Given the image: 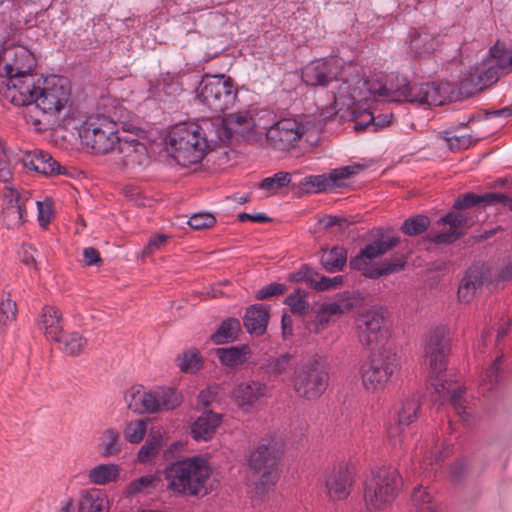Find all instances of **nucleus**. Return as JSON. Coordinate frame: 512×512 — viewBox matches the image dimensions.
Segmentation results:
<instances>
[{
	"label": "nucleus",
	"instance_id": "473e14b6",
	"mask_svg": "<svg viewBox=\"0 0 512 512\" xmlns=\"http://www.w3.org/2000/svg\"><path fill=\"white\" fill-rule=\"evenodd\" d=\"M38 327L50 340L57 339L62 332V314L55 306L46 305L42 309Z\"/></svg>",
	"mask_w": 512,
	"mask_h": 512
},
{
	"label": "nucleus",
	"instance_id": "a18cd8bd",
	"mask_svg": "<svg viewBox=\"0 0 512 512\" xmlns=\"http://www.w3.org/2000/svg\"><path fill=\"white\" fill-rule=\"evenodd\" d=\"M159 479L154 474L144 475L138 479L131 481L125 490L127 496H134L139 493H147L151 489H155Z\"/></svg>",
	"mask_w": 512,
	"mask_h": 512
},
{
	"label": "nucleus",
	"instance_id": "6e6552de",
	"mask_svg": "<svg viewBox=\"0 0 512 512\" xmlns=\"http://www.w3.org/2000/svg\"><path fill=\"white\" fill-rule=\"evenodd\" d=\"M401 487L402 478L398 470L382 467L365 481V505L370 510L387 509L397 498Z\"/></svg>",
	"mask_w": 512,
	"mask_h": 512
},
{
	"label": "nucleus",
	"instance_id": "603ef678",
	"mask_svg": "<svg viewBox=\"0 0 512 512\" xmlns=\"http://www.w3.org/2000/svg\"><path fill=\"white\" fill-rule=\"evenodd\" d=\"M145 433L146 422L141 419L129 422L124 429L126 440L132 444L140 443L143 440Z\"/></svg>",
	"mask_w": 512,
	"mask_h": 512
},
{
	"label": "nucleus",
	"instance_id": "9d476101",
	"mask_svg": "<svg viewBox=\"0 0 512 512\" xmlns=\"http://www.w3.org/2000/svg\"><path fill=\"white\" fill-rule=\"evenodd\" d=\"M398 368L397 355L391 350L372 353L359 370L363 387L370 392L383 390Z\"/></svg>",
	"mask_w": 512,
	"mask_h": 512
},
{
	"label": "nucleus",
	"instance_id": "774afa93",
	"mask_svg": "<svg viewBox=\"0 0 512 512\" xmlns=\"http://www.w3.org/2000/svg\"><path fill=\"white\" fill-rule=\"evenodd\" d=\"M215 397L216 393L211 388H207L199 393L198 399L200 404L207 407L214 401Z\"/></svg>",
	"mask_w": 512,
	"mask_h": 512
},
{
	"label": "nucleus",
	"instance_id": "a211bd4d",
	"mask_svg": "<svg viewBox=\"0 0 512 512\" xmlns=\"http://www.w3.org/2000/svg\"><path fill=\"white\" fill-rule=\"evenodd\" d=\"M344 62L338 57L311 61L302 70V79L307 85L326 86L342 74Z\"/></svg>",
	"mask_w": 512,
	"mask_h": 512
},
{
	"label": "nucleus",
	"instance_id": "5701e85b",
	"mask_svg": "<svg viewBox=\"0 0 512 512\" xmlns=\"http://www.w3.org/2000/svg\"><path fill=\"white\" fill-rule=\"evenodd\" d=\"M438 223L448 224L449 230L444 232L431 231L429 239L436 244H449L459 239L467 227L468 218L460 212H450L441 217Z\"/></svg>",
	"mask_w": 512,
	"mask_h": 512
},
{
	"label": "nucleus",
	"instance_id": "423d86ee",
	"mask_svg": "<svg viewBox=\"0 0 512 512\" xmlns=\"http://www.w3.org/2000/svg\"><path fill=\"white\" fill-rule=\"evenodd\" d=\"M377 90L380 91V97L389 101H407L429 106H441L446 101H451L455 92L454 86L448 82L410 85L405 77L398 75L389 79V85L380 81Z\"/></svg>",
	"mask_w": 512,
	"mask_h": 512
},
{
	"label": "nucleus",
	"instance_id": "2f4dec72",
	"mask_svg": "<svg viewBox=\"0 0 512 512\" xmlns=\"http://www.w3.org/2000/svg\"><path fill=\"white\" fill-rule=\"evenodd\" d=\"M296 279L305 281L318 291L335 289L343 283V276L325 277L311 268L305 267L296 274Z\"/></svg>",
	"mask_w": 512,
	"mask_h": 512
},
{
	"label": "nucleus",
	"instance_id": "6e6d98bb",
	"mask_svg": "<svg viewBox=\"0 0 512 512\" xmlns=\"http://www.w3.org/2000/svg\"><path fill=\"white\" fill-rule=\"evenodd\" d=\"M446 451L431 452L429 456H425L420 463V469L425 477H430L432 472L436 471L437 467L446 456Z\"/></svg>",
	"mask_w": 512,
	"mask_h": 512
},
{
	"label": "nucleus",
	"instance_id": "c85d7f7f",
	"mask_svg": "<svg viewBox=\"0 0 512 512\" xmlns=\"http://www.w3.org/2000/svg\"><path fill=\"white\" fill-rule=\"evenodd\" d=\"M407 43L411 53L415 55L433 53L438 46L435 34L425 27L411 29L407 37Z\"/></svg>",
	"mask_w": 512,
	"mask_h": 512
},
{
	"label": "nucleus",
	"instance_id": "7ed1b4c3",
	"mask_svg": "<svg viewBox=\"0 0 512 512\" xmlns=\"http://www.w3.org/2000/svg\"><path fill=\"white\" fill-rule=\"evenodd\" d=\"M209 121L201 124L181 123L171 127L165 136L167 153L181 166L200 163L219 144Z\"/></svg>",
	"mask_w": 512,
	"mask_h": 512
},
{
	"label": "nucleus",
	"instance_id": "ea45409f",
	"mask_svg": "<svg viewBox=\"0 0 512 512\" xmlns=\"http://www.w3.org/2000/svg\"><path fill=\"white\" fill-rule=\"evenodd\" d=\"M299 362L300 361L291 354H282L279 357L269 360L266 371L273 377H285L289 375L291 370L295 371Z\"/></svg>",
	"mask_w": 512,
	"mask_h": 512
},
{
	"label": "nucleus",
	"instance_id": "6ab92c4d",
	"mask_svg": "<svg viewBox=\"0 0 512 512\" xmlns=\"http://www.w3.org/2000/svg\"><path fill=\"white\" fill-rule=\"evenodd\" d=\"M208 121L219 145L227 143L233 135L243 134L253 126V119L248 111L230 113Z\"/></svg>",
	"mask_w": 512,
	"mask_h": 512
},
{
	"label": "nucleus",
	"instance_id": "b1692460",
	"mask_svg": "<svg viewBox=\"0 0 512 512\" xmlns=\"http://www.w3.org/2000/svg\"><path fill=\"white\" fill-rule=\"evenodd\" d=\"M267 393L268 387L265 383L250 380L236 387L234 398L244 412H250Z\"/></svg>",
	"mask_w": 512,
	"mask_h": 512
},
{
	"label": "nucleus",
	"instance_id": "bf43d9fd",
	"mask_svg": "<svg viewBox=\"0 0 512 512\" xmlns=\"http://www.w3.org/2000/svg\"><path fill=\"white\" fill-rule=\"evenodd\" d=\"M286 291V286L282 283H270L256 292V298L259 300L269 298L275 295H281Z\"/></svg>",
	"mask_w": 512,
	"mask_h": 512
},
{
	"label": "nucleus",
	"instance_id": "0eeeda50",
	"mask_svg": "<svg viewBox=\"0 0 512 512\" xmlns=\"http://www.w3.org/2000/svg\"><path fill=\"white\" fill-rule=\"evenodd\" d=\"M399 242L400 238L397 235L391 232L382 233L350 260V267L361 271L364 276L371 279H377L401 271L406 265V258L403 255L385 259L381 264L373 262L374 259L383 256L395 248Z\"/></svg>",
	"mask_w": 512,
	"mask_h": 512
},
{
	"label": "nucleus",
	"instance_id": "4d7b16f0",
	"mask_svg": "<svg viewBox=\"0 0 512 512\" xmlns=\"http://www.w3.org/2000/svg\"><path fill=\"white\" fill-rule=\"evenodd\" d=\"M216 223V218L210 213H197L192 215L188 224L192 229L201 230L205 228H210Z\"/></svg>",
	"mask_w": 512,
	"mask_h": 512
},
{
	"label": "nucleus",
	"instance_id": "052dcab7",
	"mask_svg": "<svg viewBox=\"0 0 512 512\" xmlns=\"http://www.w3.org/2000/svg\"><path fill=\"white\" fill-rule=\"evenodd\" d=\"M168 240V236L165 234H157L152 236L145 248L142 251L144 256H150L158 251Z\"/></svg>",
	"mask_w": 512,
	"mask_h": 512
},
{
	"label": "nucleus",
	"instance_id": "c03bdc74",
	"mask_svg": "<svg viewBox=\"0 0 512 512\" xmlns=\"http://www.w3.org/2000/svg\"><path fill=\"white\" fill-rule=\"evenodd\" d=\"M412 502L416 512H440L431 494L421 486L414 488Z\"/></svg>",
	"mask_w": 512,
	"mask_h": 512
},
{
	"label": "nucleus",
	"instance_id": "cd10ccee",
	"mask_svg": "<svg viewBox=\"0 0 512 512\" xmlns=\"http://www.w3.org/2000/svg\"><path fill=\"white\" fill-rule=\"evenodd\" d=\"M222 422L221 414L203 412L191 425V434L196 441H209Z\"/></svg>",
	"mask_w": 512,
	"mask_h": 512
},
{
	"label": "nucleus",
	"instance_id": "1a4fd4ad",
	"mask_svg": "<svg viewBox=\"0 0 512 512\" xmlns=\"http://www.w3.org/2000/svg\"><path fill=\"white\" fill-rule=\"evenodd\" d=\"M281 450L274 442L259 445L251 452L248 466L257 478L255 480V494L262 498L276 484L279 478L278 463Z\"/></svg>",
	"mask_w": 512,
	"mask_h": 512
},
{
	"label": "nucleus",
	"instance_id": "dca6fc26",
	"mask_svg": "<svg viewBox=\"0 0 512 512\" xmlns=\"http://www.w3.org/2000/svg\"><path fill=\"white\" fill-rule=\"evenodd\" d=\"M3 208L1 218L8 229L19 227L26 221V206L30 192L6 185L2 190Z\"/></svg>",
	"mask_w": 512,
	"mask_h": 512
},
{
	"label": "nucleus",
	"instance_id": "f3484780",
	"mask_svg": "<svg viewBox=\"0 0 512 512\" xmlns=\"http://www.w3.org/2000/svg\"><path fill=\"white\" fill-rule=\"evenodd\" d=\"M419 397L416 394L403 399L396 411V420L387 429L389 441L394 447H402L407 437L406 428L418 417Z\"/></svg>",
	"mask_w": 512,
	"mask_h": 512
},
{
	"label": "nucleus",
	"instance_id": "e433bc0d",
	"mask_svg": "<svg viewBox=\"0 0 512 512\" xmlns=\"http://www.w3.org/2000/svg\"><path fill=\"white\" fill-rule=\"evenodd\" d=\"M346 261L347 251L345 248L339 246L323 250L321 255V264L323 268L330 273L341 271Z\"/></svg>",
	"mask_w": 512,
	"mask_h": 512
},
{
	"label": "nucleus",
	"instance_id": "f03ea898",
	"mask_svg": "<svg viewBox=\"0 0 512 512\" xmlns=\"http://www.w3.org/2000/svg\"><path fill=\"white\" fill-rule=\"evenodd\" d=\"M448 351L446 330L438 327L429 334L425 345V362L429 369L431 386L438 400L443 402L448 399L459 417L466 420L463 397L465 389L456 381L447 379L444 373Z\"/></svg>",
	"mask_w": 512,
	"mask_h": 512
},
{
	"label": "nucleus",
	"instance_id": "f704fd0d",
	"mask_svg": "<svg viewBox=\"0 0 512 512\" xmlns=\"http://www.w3.org/2000/svg\"><path fill=\"white\" fill-rule=\"evenodd\" d=\"M121 467L115 463H101L88 472V479L94 485L104 486L117 482L120 478Z\"/></svg>",
	"mask_w": 512,
	"mask_h": 512
},
{
	"label": "nucleus",
	"instance_id": "39448f33",
	"mask_svg": "<svg viewBox=\"0 0 512 512\" xmlns=\"http://www.w3.org/2000/svg\"><path fill=\"white\" fill-rule=\"evenodd\" d=\"M163 474L167 489L176 496L204 497L213 489L212 468L200 456L171 462Z\"/></svg>",
	"mask_w": 512,
	"mask_h": 512
},
{
	"label": "nucleus",
	"instance_id": "2eb2a0df",
	"mask_svg": "<svg viewBox=\"0 0 512 512\" xmlns=\"http://www.w3.org/2000/svg\"><path fill=\"white\" fill-rule=\"evenodd\" d=\"M306 127L293 118H284L266 131V139L270 146L279 151L296 148L305 135Z\"/></svg>",
	"mask_w": 512,
	"mask_h": 512
},
{
	"label": "nucleus",
	"instance_id": "0e129e2a",
	"mask_svg": "<svg viewBox=\"0 0 512 512\" xmlns=\"http://www.w3.org/2000/svg\"><path fill=\"white\" fill-rule=\"evenodd\" d=\"M84 262L88 266L97 265L102 262L99 252L93 248L88 247L83 250Z\"/></svg>",
	"mask_w": 512,
	"mask_h": 512
},
{
	"label": "nucleus",
	"instance_id": "e2e57ef3",
	"mask_svg": "<svg viewBox=\"0 0 512 512\" xmlns=\"http://www.w3.org/2000/svg\"><path fill=\"white\" fill-rule=\"evenodd\" d=\"M320 223L326 229L331 228L333 226H339L341 229H345L349 224L345 218L333 215H325L320 220Z\"/></svg>",
	"mask_w": 512,
	"mask_h": 512
},
{
	"label": "nucleus",
	"instance_id": "bb28decb",
	"mask_svg": "<svg viewBox=\"0 0 512 512\" xmlns=\"http://www.w3.org/2000/svg\"><path fill=\"white\" fill-rule=\"evenodd\" d=\"M480 203H484L485 205H496L503 204L505 207H508L512 210V198L502 194V193H486L484 195H477L475 193L469 192L464 195L459 196L454 201L455 209H468L474 207Z\"/></svg>",
	"mask_w": 512,
	"mask_h": 512
},
{
	"label": "nucleus",
	"instance_id": "69168bd1",
	"mask_svg": "<svg viewBox=\"0 0 512 512\" xmlns=\"http://www.w3.org/2000/svg\"><path fill=\"white\" fill-rule=\"evenodd\" d=\"M35 249L30 245H23L21 252V261L26 265H33L35 268L37 267L36 259H35Z\"/></svg>",
	"mask_w": 512,
	"mask_h": 512
},
{
	"label": "nucleus",
	"instance_id": "c756f323",
	"mask_svg": "<svg viewBox=\"0 0 512 512\" xmlns=\"http://www.w3.org/2000/svg\"><path fill=\"white\" fill-rule=\"evenodd\" d=\"M127 407L137 414L155 413L152 390L146 391L141 386H134L125 393Z\"/></svg>",
	"mask_w": 512,
	"mask_h": 512
},
{
	"label": "nucleus",
	"instance_id": "9b49d317",
	"mask_svg": "<svg viewBox=\"0 0 512 512\" xmlns=\"http://www.w3.org/2000/svg\"><path fill=\"white\" fill-rule=\"evenodd\" d=\"M328 380V373L316 355L302 359L292 376L296 394L308 400L321 396L328 386Z\"/></svg>",
	"mask_w": 512,
	"mask_h": 512
},
{
	"label": "nucleus",
	"instance_id": "20e7f679",
	"mask_svg": "<svg viewBox=\"0 0 512 512\" xmlns=\"http://www.w3.org/2000/svg\"><path fill=\"white\" fill-rule=\"evenodd\" d=\"M378 83L380 80H365L358 76L344 79L334 92L333 113H341L342 118L350 117L355 123V130L374 127L375 116L364 106L372 98L380 97Z\"/></svg>",
	"mask_w": 512,
	"mask_h": 512
},
{
	"label": "nucleus",
	"instance_id": "3c124183",
	"mask_svg": "<svg viewBox=\"0 0 512 512\" xmlns=\"http://www.w3.org/2000/svg\"><path fill=\"white\" fill-rule=\"evenodd\" d=\"M178 366L183 372L194 373L201 367V357L197 350H189L178 357Z\"/></svg>",
	"mask_w": 512,
	"mask_h": 512
},
{
	"label": "nucleus",
	"instance_id": "79ce46f5",
	"mask_svg": "<svg viewBox=\"0 0 512 512\" xmlns=\"http://www.w3.org/2000/svg\"><path fill=\"white\" fill-rule=\"evenodd\" d=\"M240 331V322L235 318H228L222 322L216 332L211 336L215 344H224L234 341Z\"/></svg>",
	"mask_w": 512,
	"mask_h": 512
},
{
	"label": "nucleus",
	"instance_id": "49530a36",
	"mask_svg": "<svg viewBox=\"0 0 512 512\" xmlns=\"http://www.w3.org/2000/svg\"><path fill=\"white\" fill-rule=\"evenodd\" d=\"M301 185L307 192L321 193L332 190L329 174L310 175L303 178Z\"/></svg>",
	"mask_w": 512,
	"mask_h": 512
},
{
	"label": "nucleus",
	"instance_id": "ddd939ff",
	"mask_svg": "<svg viewBox=\"0 0 512 512\" xmlns=\"http://www.w3.org/2000/svg\"><path fill=\"white\" fill-rule=\"evenodd\" d=\"M237 90L225 75H205L197 89L199 101L214 112L229 109L236 100Z\"/></svg>",
	"mask_w": 512,
	"mask_h": 512
},
{
	"label": "nucleus",
	"instance_id": "a878e982",
	"mask_svg": "<svg viewBox=\"0 0 512 512\" xmlns=\"http://www.w3.org/2000/svg\"><path fill=\"white\" fill-rule=\"evenodd\" d=\"M490 55L496 60V67L489 68L479 76L480 89L498 80L497 69L504 73L512 70V53L510 50H506L496 44L490 49Z\"/></svg>",
	"mask_w": 512,
	"mask_h": 512
},
{
	"label": "nucleus",
	"instance_id": "c9c22d12",
	"mask_svg": "<svg viewBox=\"0 0 512 512\" xmlns=\"http://www.w3.org/2000/svg\"><path fill=\"white\" fill-rule=\"evenodd\" d=\"M152 396H154L155 413L173 410L182 402L181 396L171 387H159L152 390Z\"/></svg>",
	"mask_w": 512,
	"mask_h": 512
},
{
	"label": "nucleus",
	"instance_id": "4468645a",
	"mask_svg": "<svg viewBox=\"0 0 512 512\" xmlns=\"http://www.w3.org/2000/svg\"><path fill=\"white\" fill-rule=\"evenodd\" d=\"M357 337L364 347L382 345L389 337L387 319L381 308H371L358 315L355 321Z\"/></svg>",
	"mask_w": 512,
	"mask_h": 512
},
{
	"label": "nucleus",
	"instance_id": "de8ad7c7",
	"mask_svg": "<svg viewBox=\"0 0 512 512\" xmlns=\"http://www.w3.org/2000/svg\"><path fill=\"white\" fill-rule=\"evenodd\" d=\"M161 446L162 436L160 434L149 436L145 443L139 449L137 454V460L140 463H147L152 459L153 456L156 455Z\"/></svg>",
	"mask_w": 512,
	"mask_h": 512
},
{
	"label": "nucleus",
	"instance_id": "7c9ffc66",
	"mask_svg": "<svg viewBox=\"0 0 512 512\" xmlns=\"http://www.w3.org/2000/svg\"><path fill=\"white\" fill-rule=\"evenodd\" d=\"M268 320V310L262 304H254L247 308L243 324L250 334L259 336L265 333Z\"/></svg>",
	"mask_w": 512,
	"mask_h": 512
},
{
	"label": "nucleus",
	"instance_id": "8fccbe9b",
	"mask_svg": "<svg viewBox=\"0 0 512 512\" xmlns=\"http://www.w3.org/2000/svg\"><path fill=\"white\" fill-rule=\"evenodd\" d=\"M361 168L360 165H351L331 170L328 174L333 189L346 186L345 180L356 175Z\"/></svg>",
	"mask_w": 512,
	"mask_h": 512
},
{
	"label": "nucleus",
	"instance_id": "58836bf2",
	"mask_svg": "<svg viewBox=\"0 0 512 512\" xmlns=\"http://www.w3.org/2000/svg\"><path fill=\"white\" fill-rule=\"evenodd\" d=\"M101 455L104 457L116 456L122 451L120 432L115 428L105 429L99 439Z\"/></svg>",
	"mask_w": 512,
	"mask_h": 512
},
{
	"label": "nucleus",
	"instance_id": "f8f14e48",
	"mask_svg": "<svg viewBox=\"0 0 512 512\" xmlns=\"http://www.w3.org/2000/svg\"><path fill=\"white\" fill-rule=\"evenodd\" d=\"M116 123L104 117H90L78 128L81 143L95 153L114 152L120 134Z\"/></svg>",
	"mask_w": 512,
	"mask_h": 512
},
{
	"label": "nucleus",
	"instance_id": "393cba45",
	"mask_svg": "<svg viewBox=\"0 0 512 512\" xmlns=\"http://www.w3.org/2000/svg\"><path fill=\"white\" fill-rule=\"evenodd\" d=\"M487 281L485 269L482 266H471L465 273L458 288V299L460 302H471L477 291Z\"/></svg>",
	"mask_w": 512,
	"mask_h": 512
},
{
	"label": "nucleus",
	"instance_id": "72a5a7b5",
	"mask_svg": "<svg viewBox=\"0 0 512 512\" xmlns=\"http://www.w3.org/2000/svg\"><path fill=\"white\" fill-rule=\"evenodd\" d=\"M109 500L104 491L92 488L81 493L79 512H109Z\"/></svg>",
	"mask_w": 512,
	"mask_h": 512
},
{
	"label": "nucleus",
	"instance_id": "338daca9",
	"mask_svg": "<svg viewBox=\"0 0 512 512\" xmlns=\"http://www.w3.org/2000/svg\"><path fill=\"white\" fill-rule=\"evenodd\" d=\"M330 319L331 317L327 312L320 307L315 317L316 332L319 333L320 330L324 329L330 322Z\"/></svg>",
	"mask_w": 512,
	"mask_h": 512
},
{
	"label": "nucleus",
	"instance_id": "864d4df0",
	"mask_svg": "<svg viewBox=\"0 0 512 512\" xmlns=\"http://www.w3.org/2000/svg\"><path fill=\"white\" fill-rule=\"evenodd\" d=\"M291 181V174L288 172H278L271 177H267L261 181L259 187L267 191H276L277 189L287 186Z\"/></svg>",
	"mask_w": 512,
	"mask_h": 512
},
{
	"label": "nucleus",
	"instance_id": "5fc2aeb1",
	"mask_svg": "<svg viewBox=\"0 0 512 512\" xmlns=\"http://www.w3.org/2000/svg\"><path fill=\"white\" fill-rule=\"evenodd\" d=\"M285 303L290 307L291 312L294 314H303L308 307L306 293L300 289L289 294Z\"/></svg>",
	"mask_w": 512,
	"mask_h": 512
},
{
	"label": "nucleus",
	"instance_id": "aec40b11",
	"mask_svg": "<svg viewBox=\"0 0 512 512\" xmlns=\"http://www.w3.org/2000/svg\"><path fill=\"white\" fill-rule=\"evenodd\" d=\"M355 470L348 463H339L328 468L324 474L327 494L332 500L346 499L354 484Z\"/></svg>",
	"mask_w": 512,
	"mask_h": 512
},
{
	"label": "nucleus",
	"instance_id": "37998d69",
	"mask_svg": "<svg viewBox=\"0 0 512 512\" xmlns=\"http://www.w3.org/2000/svg\"><path fill=\"white\" fill-rule=\"evenodd\" d=\"M332 317L349 312L355 307V299L349 292H344L335 301L321 306Z\"/></svg>",
	"mask_w": 512,
	"mask_h": 512
},
{
	"label": "nucleus",
	"instance_id": "09e8293b",
	"mask_svg": "<svg viewBox=\"0 0 512 512\" xmlns=\"http://www.w3.org/2000/svg\"><path fill=\"white\" fill-rule=\"evenodd\" d=\"M430 220L427 216L417 215L406 219L401 227L404 234L408 236H416L428 229Z\"/></svg>",
	"mask_w": 512,
	"mask_h": 512
},
{
	"label": "nucleus",
	"instance_id": "680f3d73",
	"mask_svg": "<svg viewBox=\"0 0 512 512\" xmlns=\"http://www.w3.org/2000/svg\"><path fill=\"white\" fill-rule=\"evenodd\" d=\"M38 209V221L41 226H46L52 216V204L50 201H36Z\"/></svg>",
	"mask_w": 512,
	"mask_h": 512
},
{
	"label": "nucleus",
	"instance_id": "13d9d810",
	"mask_svg": "<svg viewBox=\"0 0 512 512\" xmlns=\"http://www.w3.org/2000/svg\"><path fill=\"white\" fill-rule=\"evenodd\" d=\"M501 360L502 357H497L485 372V378L483 379V381L485 382L487 390H492L499 381V365L501 363Z\"/></svg>",
	"mask_w": 512,
	"mask_h": 512
},
{
	"label": "nucleus",
	"instance_id": "4c0bfd02",
	"mask_svg": "<svg viewBox=\"0 0 512 512\" xmlns=\"http://www.w3.org/2000/svg\"><path fill=\"white\" fill-rule=\"evenodd\" d=\"M57 339L52 341L58 343L59 349L69 355H78L87 345V340L77 332L58 334Z\"/></svg>",
	"mask_w": 512,
	"mask_h": 512
},
{
	"label": "nucleus",
	"instance_id": "4be33fe9",
	"mask_svg": "<svg viewBox=\"0 0 512 512\" xmlns=\"http://www.w3.org/2000/svg\"><path fill=\"white\" fill-rule=\"evenodd\" d=\"M23 166L46 177L65 175L66 168L61 166L53 157L42 150L26 152L22 158Z\"/></svg>",
	"mask_w": 512,
	"mask_h": 512
},
{
	"label": "nucleus",
	"instance_id": "412c9836",
	"mask_svg": "<svg viewBox=\"0 0 512 512\" xmlns=\"http://www.w3.org/2000/svg\"><path fill=\"white\" fill-rule=\"evenodd\" d=\"M126 166H145L149 162L147 147L132 133L120 135L115 151Z\"/></svg>",
	"mask_w": 512,
	"mask_h": 512
},
{
	"label": "nucleus",
	"instance_id": "f257e3e1",
	"mask_svg": "<svg viewBox=\"0 0 512 512\" xmlns=\"http://www.w3.org/2000/svg\"><path fill=\"white\" fill-rule=\"evenodd\" d=\"M16 83L18 87L10 93V102L28 106L31 114L56 115L69 101L70 92L61 77L26 76L22 83L19 80Z\"/></svg>",
	"mask_w": 512,
	"mask_h": 512
},
{
	"label": "nucleus",
	"instance_id": "a19ab883",
	"mask_svg": "<svg viewBox=\"0 0 512 512\" xmlns=\"http://www.w3.org/2000/svg\"><path fill=\"white\" fill-rule=\"evenodd\" d=\"M250 349L246 345L240 347L232 346L229 348H219L216 354L220 362L225 366L235 367L243 364L247 360Z\"/></svg>",
	"mask_w": 512,
	"mask_h": 512
}]
</instances>
